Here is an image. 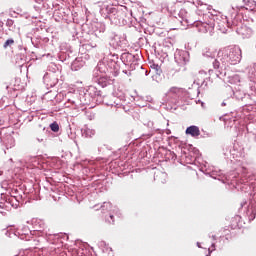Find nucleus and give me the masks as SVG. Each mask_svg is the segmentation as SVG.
Here are the masks:
<instances>
[{
	"mask_svg": "<svg viewBox=\"0 0 256 256\" xmlns=\"http://www.w3.org/2000/svg\"><path fill=\"white\" fill-rule=\"evenodd\" d=\"M234 227H241V216H236L234 218Z\"/></svg>",
	"mask_w": 256,
	"mask_h": 256,
	"instance_id": "obj_33",
	"label": "nucleus"
},
{
	"mask_svg": "<svg viewBox=\"0 0 256 256\" xmlns=\"http://www.w3.org/2000/svg\"><path fill=\"white\" fill-rule=\"evenodd\" d=\"M249 221H253L256 217V210L253 208H249L246 212Z\"/></svg>",
	"mask_w": 256,
	"mask_h": 256,
	"instance_id": "obj_27",
	"label": "nucleus"
},
{
	"mask_svg": "<svg viewBox=\"0 0 256 256\" xmlns=\"http://www.w3.org/2000/svg\"><path fill=\"white\" fill-rule=\"evenodd\" d=\"M202 55L207 59H215V55H217V53L215 51H212L211 48H204L202 50Z\"/></svg>",
	"mask_w": 256,
	"mask_h": 256,
	"instance_id": "obj_23",
	"label": "nucleus"
},
{
	"mask_svg": "<svg viewBox=\"0 0 256 256\" xmlns=\"http://www.w3.org/2000/svg\"><path fill=\"white\" fill-rule=\"evenodd\" d=\"M101 32H102V33H105V25H102V26H101Z\"/></svg>",
	"mask_w": 256,
	"mask_h": 256,
	"instance_id": "obj_41",
	"label": "nucleus"
},
{
	"mask_svg": "<svg viewBox=\"0 0 256 256\" xmlns=\"http://www.w3.org/2000/svg\"><path fill=\"white\" fill-rule=\"evenodd\" d=\"M211 238L213 239V241L217 240V236L216 235H212Z\"/></svg>",
	"mask_w": 256,
	"mask_h": 256,
	"instance_id": "obj_42",
	"label": "nucleus"
},
{
	"mask_svg": "<svg viewBox=\"0 0 256 256\" xmlns=\"http://www.w3.org/2000/svg\"><path fill=\"white\" fill-rule=\"evenodd\" d=\"M0 213L2 214V215H6L7 213L5 212V211H3V210H0Z\"/></svg>",
	"mask_w": 256,
	"mask_h": 256,
	"instance_id": "obj_47",
	"label": "nucleus"
},
{
	"mask_svg": "<svg viewBox=\"0 0 256 256\" xmlns=\"http://www.w3.org/2000/svg\"><path fill=\"white\" fill-rule=\"evenodd\" d=\"M174 59L180 67H183V65L189 62V52L187 50H177L174 54Z\"/></svg>",
	"mask_w": 256,
	"mask_h": 256,
	"instance_id": "obj_7",
	"label": "nucleus"
},
{
	"mask_svg": "<svg viewBox=\"0 0 256 256\" xmlns=\"http://www.w3.org/2000/svg\"><path fill=\"white\" fill-rule=\"evenodd\" d=\"M206 256H209V255H206Z\"/></svg>",
	"mask_w": 256,
	"mask_h": 256,
	"instance_id": "obj_57",
	"label": "nucleus"
},
{
	"mask_svg": "<svg viewBox=\"0 0 256 256\" xmlns=\"http://www.w3.org/2000/svg\"><path fill=\"white\" fill-rule=\"evenodd\" d=\"M105 219H106V223H115V219H114V216L113 214H109L108 216H105Z\"/></svg>",
	"mask_w": 256,
	"mask_h": 256,
	"instance_id": "obj_32",
	"label": "nucleus"
},
{
	"mask_svg": "<svg viewBox=\"0 0 256 256\" xmlns=\"http://www.w3.org/2000/svg\"><path fill=\"white\" fill-rule=\"evenodd\" d=\"M44 228H45V223H43V221L39 220L38 222L34 223V229L36 231H43Z\"/></svg>",
	"mask_w": 256,
	"mask_h": 256,
	"instance_id": "obj_29",
	"label": "nucleus"
},
{
	"mask_svg": "<svg viewBox=\"0 0 256 256\" xmlns=\"http://www.w3.org/2000/svg\"><path fill=\"white\" fill-rule=\"evenodd\" d=\"M111 107H116V109H123V106L119 103L114 102V104H110Z\"/></svg>",
	"mask_w": 256,
	"mask_h": 256,
	"instance_id": "obj_35",
	"label": "nucleus"
},
{
	"mask_svg": "<svg viewBox=\"0 0 256 256\" xmlns=\"http://www.w3.org/2000/svg\"><path fill=\"white\" fill-rule=\"evenodd\" d=\"M151 69H154L156 75H161V73H162L161 66L158 64H152Z\"/></svg>",
	"mask_w": 256,
	"mask_h": 256,
	"instance_id": "obj_30",
	"label": "nucleus"
},
{
	"mask_svg": "<svg viewBox=\"0 0 256 256\" xmlns=\"http://www.w3.org/2000/svg\"><path fill=\"white\" fill-rule=\"evenodd\" d=\"M39 253H37V251L35 250H29L26 252V256H38Z\"/></svg>",
	"mask_w": 256,
	"mask_h": 256,
	"instance_id": "obj_34",
	"label": "nucleus"
},
{
	"mask_svg": "<svg viewBox=\"0 0 256 256\" xmlns=\"http://www.w3.org/2000/svg\"><path fill=\"white\" fill-rule=\"evenodd\" d=\"M197 247L201 248V243L197 242Z\"/></svg>",
	"mask_w": 256,
	"mask_h": 256,
	"instance_id": "obj_52",
	"label": "nucleus"
},
{
	"mask_svg": "<svg viewBox=\"0 0 256 256\" xmlns=\"http://www.w3.org/2000/svg\"><path fill=\"white\" fill-rule=\"evenodd\" d=\"M138 59H139V55H133L129 52L123 53L121 55L122 63L128 67H133V65H137Z\"/></svg>",
	"mask_w": 256,
	"mask_h": 256,
	"instance_id": "obj_9",
	"label": "nucleus"
},
{
	"mask_svg": "<svg viewBox=\"0 0 256 256\" xmlns=\"http://www.w3.org/2000/svg\"><path fill=\"white\" fill-rule=\"evenodd\" d=\"M218 73H220V75H221V70H218Z\"/></svg>",
	"mask_w": 256,
	"mask_h": 256,
	"instance_id": "obj_54",
	"label": "nucleus"
},
{
	"mask_svg": "<svg viewBox=\"0 0 256 256\" xmlns=\"http://www.w3.org/2000/svg\"><path fill=\"white\" fill-rule=\"evenodd\" d=\"M184 93L185 90H183V88L172 87L166 93V97L171 103H178L179 99L183 97Z\"/></svg>",
	"mask_w": 256,
	"mask_h": 256,
	"instance_id": "obj_5",
	"label": "nucleus"
},
{
	"mask_svg": "<svg viewBox=\"0 0 256 256\" xmlns=\"http://www.w3.org/2000/svg\"><path fill=\"white\" fill-rule=\"evenodd\" d=\"M50 129L51 131H53L54 133H58L59 132V124L57 122H53L50 124Z\"/></svg>",
	"mask_w": 256,
	"mask_h": 256,
	"instance_id": "obj_31",
	"label": "nucleus"
},
{
	"mask_svg": "<svg viewBox=\"0 0 256 256\" xmlns=\"http://www.w3.org/2000/svg\"><path fill=\"white\" fill-rule=\"evenodd\" d=\"M246 183H249V180H246Z\"/></svg>",
	"mask_w": 256,
	"mask_h": 256,
	"instance_id": "obj_55",
	"label": "nucleus"
},
{
	"mask_svg": "<svg viewBox=\"0 0 256 256\" xmlns=\"http://www.w3.org/2000/svg\"><path fill=\"white\" fill-rule=\"evenodd\" d=\"M44 83L47 87H55L57 83H59V78H57V74L55 72H50L44 75Z\"/></svg>",
	"mask_w": 256,
	"mask_h": 256,
	"instance_id": "obj_12",
	"label": "nucleus"
},
{
	"mask_svg": "<svg viewBox=\"0 0 256 256\" xmlns=\"http://www.w3.org/2000/svg\"><path fill=\"white\" fill-rule=\"evenodd\" d=\"M147 127L150 128L149 132L146 135V137L149 139L151 137H153V135H155V133H157V131H159V129L155 128V124L153 123V121H148L147 122Z\"/></svg>",
	"mask_w": 256,
	"mask_h": 256,
	"instance_id": "obj_21",
	"label": "nucleus"
},
{
	"mask_svg": "<svg viewBox=\"0 0 256 256\" xmlns=\"http://www.w3.org/2000/svg\"><path fill=\"white\" fill-rule=\"evenodd\" d=\"M123 43H125V40L117 34H114L110 38L109 42L110 46L113 47V49H121V47H123Z\"/></svg>",
	"mask_w": 256,
	"mask_h": 256,
	"instance_id": "obj_14",
	"label": "nucleus"
},
{
	"mask_svg": "<svg viewBox=\"0 0 256 256\" xmlns=\"http://www.w3.org/2000/svg\"><path fill=\"white\" fill-rule=\"evenodd\" d=\"M6 27H8L9 31H15V21L13 19H7Z\"/></svg>",
	"mask_w": 256,
	"mask_h": 256,
	"instance_id": "obj_28",
	"label": "nucleus"
},
{
	"mask_svg": "<svg viewBox=\"0 0 256 256\" xmlns=\"http://www.w3.org/2000/svg\"><path fill=\"white\" fill-rule=\"evenodd\" d=\"M256 181V173H254L250 178L249 181Z\"/></svg>",
	"mask_w": 256,
	"mask_h": 256,
	"instance_id": "obj_40",
	"label": "nucleus"
},
{
	"mask_svg": "<svg viewBox=\"0 0 256 256\" xmlns=\"http://www.w3.org/2000/svg\"><path fill=\"white\" fill-rule=\"evenodd\" d=\"M35 1H36V3H39V5H41L42 0H35Z\"/></svg>",
	"mask_w": 256,
	"mask_h": 256,
	"instance_id": "obj_49",
	"label": "nucleus"
},
{
	"mask_svg": "<svg viewBox=\"0 0 256 256\" xmlns=\"http://www.w3.org/2000/svg\"><path fill=\"white\" fill-rule=\"evenodd\" d=\"M90 45H91L92 48L97 47V44H96V43H94V44H93V43H90Z\"/></svg>",
	"mask_w": 256,
	"mask_h": 256,
	"instance_id": "obj_43",
	"label": "nucleus"
},
{
	"mask_svg": "<svg viewBox=\"0 0 256 256\" xmlns=\"http://www.w3.org/2000/svg\"><path fill=\"white\" fill-rule=\"evenodd\" d=\"M225 105H227V103L222 102L221 106H222V107H225Z\"/></svg>",
	"mask_w": 256,
	"mask_h": 256,
	"instance_id": "obj_50",
	"label": "nucleus"
},
{
	"mask_svg": "<svg viewBox=\"0 0 256 256\" xmlns=\"http://www.w3.org/2000/svg\"><path fill=\"white\" fill-rule=\"evenodd\" d=\"M211 247H212L213 251H215V243H212Z\"/></svg>",
	"mask_w": 256,
	"mask_h": 256,
	"instance_id": "obj_46",
	"label": "nucleus"
},
{
	"mask_svg": "<svg viewBox=\"0 0 256 256\" xmlns=\"http://www.w3.org/2000/svg\"><path fill=\"white\" fill-rule=\"evenodd\" d=\"M102 213H107L113 209V206L111 205V202H104L100 207Z\"/></svg>",
	"mask_w": 256,
	"mask_h": 256,
	"instance_id": "obj_25",
	"label": "nucleus"
},
{
	"mask_svg": "<svg viewBox=\"0 0 256 256\" xmlns=\"http://www.w3.org/2000/svg\"><path fill=\"white\" fill-rule=\"evenodd\" d=\"M186 135H191V137H199L201 135V130H199V126H189L186 131Z\"/></svg>",
	"mask_w": 256,
	"mask_h": 256,
	"instance_id": "obj_19",
	"label": "nucleus"
},
{
	"mask_svg": "<svg viewBox=\"0 0 256 256\" xmlns=\"http://www.w3.org/2000/svg\"><path fill=\"white\" fill-rule=\"evenodd\" d=\"M5 204L4 203H0V209H4Z\"/></svg>",
	"mask_w": 256,
	"mask_h": 256,
	"instance_id": "obj_44",
	"label": "nucleus"
},
{
	"mask_svg": "<svg viewBox=\"0 0 256 256\" xmlns=\"http://www.w3.org/2000/svg\"><path fill=\"white\" fill-rule=\"evenodd\" d=\"M39 143H43L44 139L43 138H38Z\"/></svg>",
	"mask_w": 256,
	"mask_h": 256,
	"instance_id": "obj_45",
	"label": "nucleus"
},
{
	"mask_svg": "<svg viewBox=\"0 0 256 256\" xmlns=\"http://www.w3.org/2000/svg\"><path fill=\"white\" fill-rule=\"evenodd\" d=\"M36 13H41V6H34Z\"/></svg>",
	"mask_w": 256,
	"mask_h": 256,
	"instance_id": "obj_39",
	"label": "nucleus"
},
{
	"mask_svg": "<svg viewBox=\"0 0 256 256\" xmlns=\"http://www.w3.org/2000/svg\"><path fill=\"white\" fill-rule=\"evenodd\" d=\"M96 78L94 79L95 83H97L100 87L105 88L107 85H111V78L102 75L99 76V74H94Z\"/></svg>",
	"mask_w": 256,
	"mask_h": 256,
	"instance_id": "obj_16",
	"label": "nucleus"
},
{
	"mask_svg": "<svg viewBox=\"0 0 256 256\" xmlns=\"http://www.w3.org/2000/svg\"><path fill=\"white\" fill-rule=\"evenodd\" d=\"M31 17H32V19H37V16H35V15H32Z\"/></svg>",
	"mask_w": 256,
	"mask_h": 256,
	"instance_id": "obj_53",
	"label": "nucleus"
},
{
	"mask_svg": "<svg viewBox=\"0 0 256 256\" xmlns=\"http://www.w3.org/2000/svg\"><path fill=\"white\" fill-rule=\"evenodd\" d=\"M242 52L239 46H231L224 48L218 52V57L213 61L214 69H227L229 65H237L241 63Z\"/></svg>",
	"mask_w": 256,
	"mask_h": 256,
	"instance_id": "obj_2",
	"label": "nucleus"
},
{
	"mask_svg": "<svg viewBox=\"0 0 256 256\" xmlns=\"http://www.w3.org/2000/svg\"><path fill=\"white\" fill-rule=\"evenodd\" d=\"M122 73L127 75V77H131V70H123Z\"/></svg>",
	"mask_w": 256,
	"mask_h": 256,
	"instance_id": "obj_38",
	"label": "nucleus"
},
{
	"mask_svg": "<svg viewBox=\"0 0 256 256\" xmlns=\"http://www.w3.org/2000/svg\"><path fill=\"white\" fill-rule=\"evenodd\" d=\"M112 211H113V213H115V215H117V217H121V212L119 211V209L117 207H114V209Z\"/></svg>",
	"mask_w": 256,
	"mask_h": 256,
	"instance_id": "obj_36",
	"label": "nucleus"
},
{
	"mask_svg": "<svg viewBox=\"0 0 256 256\" xmlns=\"http://www.w3.org/2000/svg\"><path fill=\"white\" fill-rule=\"evenodd\" d=\"M183 13H185V10L180 11V15H183Z\"/></svg>",
	"mask_w": 256,
	"mask_h": 256,
	"instance_id": "obj_51",
	"label": "nucleus"
},
{
	"mask_svg": "<svg viewBox=\"0 0 256 256\" xmlns=\"http://www.w3.org/2000/svg\"><path fill=\"white\" fill-rule=\"evenodd\" d=\"M243 205H247V201L241 203V207H243Z\"/></svg>",
	"mask_w": 256,
	"mask_h": 256,
	"instance_id": "obj_48",
	"label": "nucleus"
},
{
	"mask_svg": "<svg viewBox=\"0 0 256 256\" xmlns=\"http://www.w3.org/2000/svg\"><path fill=\"white\" fill-rule=\"evenodd\" d=\"M86 93L91 97L94 103L101 99V90L97 89L95 86H89L88 89H86Z\"/></svg>",
	"mask_w": 256,
	"mask_h": 256,
	"instance_id": "obj_13",
	"label": "nucleus"
},
{
	"mask_svg": "<svg viewBox=\"0 0 256 256\" xmlns=\"http://www.w3.org/2000/svg\"><path fill=\"white\" fill-rule=\"evenodd\" d=\"M13 45H15V40L13 38H8L3 44V49H11Z\"/></svg>",
	"mask_w": 256,
	"mask_h": 256,
	"instance_id": "obj_26",
	"label": "nucleus"
},
{
	"mask_svg": "<svg viewBox=\"0 0 256 256\" xmlns=\"http://www.w3.org/2000/svg\"><path fill=\"white\" fill-rule=\"evenodd\" d=\"M17 237L22 239L23 241H29L31 239V230L29 226H20L14 233Z\"/></svg>",
	"mask_w": 256,
	"mask_h": 256,
	"instance_id": "obj_11",
	"label": "nucleus"
},
{
	"mask_svg": "<svg viewBox=\"0 0 256 256\" xmlns=\"http://www.w3.org/2000/svg\"><path fill=\"white\" fill-rule=\"evenodd\" d=\"M100 14L104 19H109L114 25H127V15L129 10L126 6L107 5L100 9Z\"/></svg>",
	"mask_w": 256,
	"mask_h": 256,
	"instance_id": "obj_3",
	"label": "nucleus"
},
{
	"mask_svg": "<svg viewBox=\"0 0 256 256\" xmlns=\"http://www.w3.org/2000/svg\"><path fill=\"white\" fill-rule=\"evenodd\" d=\"M92 103H95L93 98L85 91H82L78 94V109H81L83 111L82 107L85 105H90Z\"/></svg>",
	"mask_w": 256,
	"mask_h": 256,
	"instance_id": "obj_8",
	"label": "nucleus"
},
{
	"mask_svg": "<svg viewBox=\"0 0 256 256\" xmlns=\"http://www.w3.org/2000/svg\"><path fill=\"white\" fill-rule=\"evenodd\" d=\"M249 87L250 91L256 95V64L248 67V73H247Z\"/></svg>",
	"mask_w": 256,
	"mask_h": 256,
	"instance_id": "obj_6",
	"label": "nucleus"
},
{
	"mask_svg": "<svg viewBox=\"0 0 256 256\" xmlns=\"http://www.w3.org/2000/svg\"><path fill=\"white\" fill-rule=\"evenodd\" d=\"M236 33H238V35H241L243 39L251 37V29L247 28V26L241 25L240 27H237Z\"/></svg>",
	"mask_w": 256,
	"mask_h": 256,
	"instance_id": "obj_18",
	"label": "nucleus"
},
{
	"mask_svg": "<svg viewBox=\"0 0 256 256\" xmlns=\"http://www.w3.org/2000/svg\"><path fill=\"white\" fill-rule=\"evenodd\" d=\"M235 96L238 99H241L242 101H244V104L247 105L249 103V99H251V96L247 93H243L241 91H237L235 92Z\"/></svg>",
	"mask_w": 256,
	"mask_h": 256,
	"instance_id": "obj_22",
	"label": "nucleus"
},
{
	"mask_svg": "<svg viewBox=\"0 0 256 256\" xmlns=\"http://www.w3.org/2000/svg\"><path fill=\"white\" fill-rule=\"evenodd\" d=\"M186 21L187 25H192L199 33H213L215 29L220 31V33H227L229 27H239L238 17L229 18L225 15H205L204 21H191L187 18H182Z\"/></svg>",
	"mask_w": 256,
	"mask_h": 256,
	"instance_id": "obj_1",
	"label": "nucleus"
},
{
	"mask_svg": "<svg viewBox=\"0 0 256 256\" xmlns=\"http://www.w3.org/2000/svg\"><path fill=\"white\" fill-rule=\"evenodd\" d=\"M65 99V107H74V109H79V100L77 93L68 92L65 96Z\"/></svg>",
	"mask_w": 256,
	"mask_h": 256,
	"instance_id": "obj_10",
	"label": "nucleus"
},
{
	"mask_svg": "<svg viewBox=\"0 0 256 256\" xmlns=\"http://www.w3.org/2000/svg\"><path fill=\"white\" fill-rule=\"evenodd\" d=\"M154 181H158V183H167V173L161 171L155 172Z\"/></svg>",
	"mask_w": 256,
	"mask_h": 256,
	"instance_id": "obj_20",
	"label": "nucleus"
},
{
	"mask_svg": "<svg viewBox=\"0 0 256 256\" xmlns=\"http://www.w3.org/2000/svg\"><path fill=\"white\" fill-rule=\"evenodd\" d=\"M99 73H104V74L110 73L109 66H107L106 58H104L103 61L98 62L94 70V75H99Z\"/></svg>",
	"mask_w": 256,
	"mask_h": 256,
	"instance_id": "obj_15",
	"label": "nucleus"
},
{
	"mask_svg": "<svg viewBox=\"0 0 256 256\" xmlns=\"http://www.w3.org/2000/svg\"><path fill=\"white\" fill-rule=\"evenodd\" d=\"M6 149H11V147H15V139L13 136H8L6 140H2Z\"/></svg>",
	"mask_w": 256,
	"mask_h": 256,
	"instance_id": "obj_24",
	"label": "nucleus"
},
{
	"mask_svg": "<svg viewBox=\"0 0 256 256\" xmlns=\"http://www.w3.org/2000/svg\"><path fill=\"white\" fill-rule=\"evenodd\" d=\"M145 74L147 75V71L145 72Z\"/></svg>",
	"mask_w": 256,
	"mask_h": 256,
	"instance_id": "obj_56",
	"label": "nucleus"
},
{
	"mask_svg": "<svg viewBox=\"0 0 256 256\" xmlns=\"http://www.w3.org/2000/svg\"><path fill=\"white\" fill-rule=\"evenodd\" d=\"M60 59H61L62 61H67V54L62 53V54L60 55Z\"/></svg>",
	"mask_w": 256,
	"mask_h": 256,
	"instance_id": "obj_37",
	"label": "nucleus"
},
{
	"mask_svg": "<svg viewBox=\"0 0 256 256\" xmlns=\"http://www.w3.org/2000/svg\"><path fill=\"white\" fill-rule=\"evenodd\" d=\"M105 59L106 65L109 69V73H111L113 77H117L121 69V62L119 61V56L117 54H110Z\"/></svg>",
	"mask_w": 256,
	"mask_h": 256,
	"instance_id": "obj_4",
	"label": "nucleus"
},
{
	"mask_svg": "<svg viewBox=\"0 0 256 256\" xmlns=\"http://www.w3.org/2000/svg\"><path fill=\"white\" fill-rule=\"evenodd\" d=\"M82 67H85V60L83 57H77L71 64L72 71H79Z\"/></svg>",
	"mask_w": 256,
	"mask_h": 256,
	"instance_id": "obj_17",
	"label": "nucleus"
}]
</instances>
